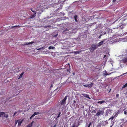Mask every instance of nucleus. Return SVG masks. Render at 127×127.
Segmentation results:
<instances>
[{
  "label": "nucleus",
  "mask_w": 127,
  "mask_h": 127,
  "mask_svg": "<svg viewBox=\"0 0 127 127\" xmlns=\"http://www.w3.org/2000/svg\"><path fill=\"white\" fill-rule=\"evenodd\" d=\"M127 18L126 17H124L120 19L119 21V27L122 25H125L127 23Z\"/></svg>",
  "instance_id": "nucleus-1"
},
{
  "label": "nucleus",
  "mask_w": 127,
  "mask_h": 127,
  "mask_svg": "<svg viewBox=\"0 0 127 127\" xmlns=\"http://www.w3.org/2000/svg\"><path fill=\"white\" fill-rule=\"evenodd\" d=\"M108 122L107 120L100 121L99 124V127H100L101 126H105L106 125H108Z\"/></svg>",
  "instance_id": "nucleus-2"
},
{
  "label": "nucleus",
  "mask_w": 127,
  "mask_h": 127,
  "mask_svg": "<svg viewBox=\"0 0 127 127\" xmlns=\"http://www.w3.org/2000/svg\"><path fill=\"white\" fill-rule=\"evenodd\" d=\"M97 45H96L93 44L90 48V52H93L97 48Z\"/></svg>",
  "instance_id": "nucleus-3"
},
{
  "label": "nucleus",
  "mask_w": 127,
  "mask_h": 127,
  "mask_svg": "<svg viewBox=\"0 0 127 127\" xmlns=\"http://www.w3.org/2000/svg\"><path fill=\"white\" fill-rule=\"evenodd\" d=\"M104 112L103 110H100L99 109L97 113L96 114L95 116H99L101 115H102L103 114Z\"/></svg>",
  "instance_id": "nucleus-4"
},
{
  "label": "nucleus",
  "mask_w": 127,
  "mask_h": 127,
  "mask_svg": "<svg viewBox=\"0 0 127 127\" xmlns=\"http://www.w3.org/2000/svg\"><path fill=\"white\" fill-rule=\"evenodd\" d=\"M67 96H66L64 99L62 100L61 102V105H65L66 103V100L67 99Z\"/></svg>",
  "instance_id": "nucleus-5"
},
{
  "label": "nucleus",
  "mask_w": 127,
  "mask_h": 127,
  "mask_svg": "<svg viewBox=\"0 0 127 127\" xmlns=\"http://www.w3.org/2000/svg\"><path fill=\"white\" fill-rule=\"evenodd\" d=\"M94 84V83L92 82L90 84H86L84 85L83 86L86 87L91 88L92 87Z\"/></svg>",
  "instance_id": "nucleus-6"
},
{
  "label": "nucleus",
  "mask_w": 127,
  "mask_h": 127,
  "mask_svg": "<svg viewBox=\"0 0 127 127\" xmlns=\"http://www.w3.org/2000/svg\"><path fill=\"white\" fill-rule=\"evenodd\" d=\"M5 113L3 112H0V117H5L6 118L8 117V116L7 115L5 116Z\"/></svg>",
  "instance_id": "nucleus-7"
},
{
  "label": "nucleus",
  "mask_w": 127,
  "mask_h": 127,
  "mask_svg": "<svg viewBox=\"0 0 127 127\" xmlns=\"http://www.w3.org/2000/svg\"><path fill=\"white\" fill-rule=\"evenodd\" d=\"M92 123L91 122H87L86 124L85 127H90L91 124H92Z\"/></svg>",
  "instance_id": "nucleus-8"
},
{
  "label": "nucleus",
  "mask_w": 127,
  "mask_h": 127,
  "mask_svg": "<svg viewBox=\"0 0 127 127\" xmlns=\"http://www.w3.org/2000/svg\"><path fill=\"white\" fill-rule=\"evenodd\" d=\"M18 126H20L21 125V124L23 122V121L24 120L23 119H22V120H18Z\"/></svg>",
  "instance_id": "nucleus-9"
},
{
  "label": "nucleus",
  "mask_w": 127,
  "mask_h": 127,
  "mask_svg": "<svg viewBox=\"0 0 127 127\" xmlns=\"http://www.w3.org/2000/svg\"><path fill=\"white\" fill-rule=\"evenodd\" d=\"M104 41V40H103L101 41L97 45V46L98 47H99L101 45H102L103 44Z\"/></svg>",
  "instance_id": "nucleus-10"
},
{
  "label": "nucleus",
  "mask_w": 127,
  "mask_h": 127,
  "mask_svg": "<svg viewBox=\"0 0 127 127\" xmlns=\"http://www.w3.org/2000/svg\"><path fill=\"white\" fill-rule=\"evenodd\" d=\"M121 61L124 63H126L127 62V57L124 58Z\"/></svg>",
  "instance_id": "nucleus-11"
},
{
  "label": "nucleus",
  "mask_w": 127,
  "mask_h": 127,
  "mask_svg": "<svg viewBox=\"0 0 127 127\" xmlns=\"http://www.w3.org/2000/svg\"><path fill=\"white\" fill-rule=\"evenodd\" d=\"M34 123V121H32L31 124H29L28 125H27L26 127H32L33 124Z\"/></svg>",
  "instance_id": "nucleus-12"
},
{
  "label": "nucleus",
  "mask_w": 127,
  "mask_h": 127,
  "mask_svg": "<svg viewBox=\"0 0 127 127\" xmlns=\"http://www.w3.org/2000/svg\"><path fill=\"white\" fill-rule=\"evenodd\" d=\"M82 95L84 96L85 97L87 98H88L89 99H90V98L89 96L88 95L85 94H82Z\"/></svg>",
  "instance_id": "nucleus-13"
},
{
  "label": "nucleus",
  "mask_w": 127,
  "mask_h": 127,
  "mask_svg": "<svg viewBox=\"0 0 127 127\" xmlns=\"http://www.w3.org/2000/svg\"><path fill=\"white\" fill-rule=\"evenodd\" d=\"M82 51V50L75 51H74V53L75 54H77L81 53Z\"/></svg>",
  "instance_id": "nucleus-14"
},
{
  "label": "nucleus",
  "mask_w": 127,
  "mask_h": 127,
  "mask_svg": "<svg viewBox=\"0 0 127 127\" xmlns=\"http://www.w3.org/2000/svg\"><path fill=\"white\" fill-rule=\"evenodd\" d=\"M118 16L117 17L119 18H120L121 17L123 16L122 13L120 12L119 13H118Z\"/></svg>",
  "instance_id": "nucleus-15"
},
{
  "label": "nucleus",
  "mask_w": 127,
  "mask_h": 127,
  "mask_svg": "<svg viewBox=\"0 0 127 127\" xmlns=\"http://www.w3.org/2000/svg\"><path fill=\"white\" fill-rule=\"evenodd\" d=\"M114 72H111V73H110L109 74H108L107 72L105 70V73H104V75H106V76H107V75H110L112 73Z\"/></svg>",
  "instance_id": "nucleus-16"
},
{
  "label": "nucleus",
  "mask_w": 127,
  "mask_h": 127,
  "mask_svg": "<svg viewBox=\"0 0 127 127\" xmlns=\"http://www.w3.org/2000/svg\"><path fill=\"white\" fill-rule=\"evenodd\" d=\"M105 101L104 100H102L101 101H99L97 102L98 104H101L102 103L105 102Z\"/></svg>",
  "instance_id": "nucleus-17"
},
{
  "label": "nucleus",
  "mask_w": 127,
  "mask_h": 127,
  "mask_svg": "<svg viewBox=\"0 0 127 127\" xmlns=\"http://www.w3.org/2000/svg\"><path fill=\"white\" fill-rule=\"evenodd\" d=\"M116 116H115V115H114V116H112V117H110L109 119V120H111V121H112V120L114 119V118H115V117Z\"/></svg>",
  "instance_id": "nucleus-18"
},
{
  "label": "nucleus",
  "mask_w": 127,
  "mask_h": 127,
  "mask_svg": "<svg viewBox=\"0 0 127 127\" xmlns=\"http://www.w3.org/2000/svg\"><path fill=\"white\" fill-rule=\"evenodd\" d=\"M34 42L33 41L29 42L28 43H26V44H25L24 45H27L28 44H32L34 43Z\"/></svg>",
  "instance_id": "nucleus-19"
},
{
  "label": "nucleus",
  "mask_w": 127,
  "mask_h": 127,
  "mask_svg": "<svg viewBox=\"0 0 127 127\" xmlns=\"http://www.w3.org/2000/svg\"><path fill=\"white\" fill-rule=\"evenodd\" d=\"M77 16L76 15H75L74 16V19L75 20V21L76 22H77L78 20L77 19Z\"/></svg>",
  "instance_id": "nucleus-20"
},
{
  "label": "nucleus",
  "mask_w": 127,
  "mask_h": 127,
  "mask_svg": "<svg viewBox=\"0 0 127 127\" xmlns=\"http://www.w3.org/2000/svg\"><path fill=\"white\" fill-rule=\"evenodd\" d=\"M24 72H22L21 74L20 75V76H19V77L18 78V79H20L22 77L23 75L24 74Z\"/></svg>",
  "instance_id": "nucleus-21"
},
{
  "label": "nucleus",
  "mask_w": 127,
  "mask_h": 127,
  "mask_svg": "<svg viewBox=\"0 0 127 127\" xmlns=\"http://www.w3.org/2000/svg\"><path fill=\"white\" fill-rule=\"evenodd\" d=\"M127 86V83H126L123 86L122 88H123L126 87Z\"/></svg>",
  "instance_id": "nucleus-22"
},
{
  "label": "nucleus",
  "mask_w": 127,
  "mask_h": 127,
  "mask_svg": "<svg viewBox=\"0 0 127 127\" xmlns=\"http://www.w3.org/2000/svg\"><path fill=\"white\" fill-rule=\"evenodd\" d=\"M39 114V112H34V113H33V114L35 116V115H37L38 114Z\"/></svg>",
  "instance_id": "nucleus-23"
},
{
  "label": "nucleus",
  "mask_w": 127,
  "mask_h": 127,
  "mask_svg": "<svg viewBox=\"0 0 127 127\" xmlns=\"http://www.w3.org/2000/svg\"><path fill=\"white\" fill-rule=\"evenodd\" d=\"M36 14H35V13H34V15H31V18H33V17H34L36 16Z\"/></svg>",
  "instance_id": "nucleus-24"
},
{
  "label": "nucleus",
  "mask_w": 127,
  "mask_h": 127,
  "mask_svg": "<svg viewBox=\"0 0 127 127\" xmlns=\"http://www.w3.org/2000/svg\"><path fill=\"white\" fill-rule=\"evenodd\" d=\"M31 10L33 12H34V13H35V14H36V11H34V10H33L32 9V8H31Z\"/></svg>",
  "instance_id": "nucleus-25"
},
{
  "label": "nucleus",
  "mask_w": 127,
  "mask_h": 127,
  "mask_svg": "<svg viewBox=\"0 0 127 127\" xmlns=\"http://www.w3.org/2000/svg\"><path fill=\"white\" fill-rule=\"evenodd\" d=\"M34 116V115L33 114L30 117V120Z\"/></svg>",
  "instance_id": "nucleus-26"
},
{
  "label": "nucleus",
  "mask_w": 127,
  "mask_h": 127,
  "mask_svg": "<svg viewBox=\"0 0 127 127\" xmlns=\"http://www.w3.org/2000/svg\"><path fill=\"white\" fill-rule=\"evenodd\" d=\"M34 116V115L33 114L30 117V120Z\"/></svg>",
  "instance_id": "nucleus-27"
},
{
  "label": "nucleus",
  "mask_w": 127,
  "mask_h": 127,
  "mask_svg": "<svg viewBox=\"0 0 127 127\" xmlns=\"http://www.w3.org/2000/svg\"><path fill=\"white\" fill-rule=\"evenodd\" d=\"M120 113L119 112H117V113L114 115L116 117L117 116L118 114Z\"/></svg>",
  "instance_id": "nucleus-28"
},
{
  "label": "nucleus",
  "mask_w": 127,
  "mask_h": 127,
  "mask_svg": "<svg viewBox=\"0 0 127 127\" xmlns=\"http://www.w3.org/2000/svg\"><path fill=\"white\" fill-rule=\"evenodd\" d=\"M61 113V112H59L58 114V116H57L58 117H60V115Z\"/></svg>",
  "instance_id": "nucleus-29"
},
{
  "label": "nucleus",
  "mask_w": 127,
  "mask_h": 127,
  "mask_svg": "<svg viewBox=\"0 0 127 127\" xmlns=\"http://www.w3.org/2000/svg\"><path fill=\"white\" fill-rule=\"evenodd\" d=\"M83 83H79V85L80 86H82V85H83Z\"/></svg>",
  "instance_id": "nucleus-30"
},
{
  "label": "nucleus",
  "mask_w": 127,
  "mask_h": 127,
  "mask_svg": "<svg viewBox=\"0 0 127 127\" xmlns=\"http://www.w3.org/2000/svg\"><path fill=\"white\" fill-rule=\"evenodd\" d=\"M20 27V26H19V25H18V26H13L12 27V28H14V27Z\"/></svg>",
  "instance_id": "nucleus-31"
},
{
  "label": "nucleus",
  "mask_w": 127,
  "mask_h": 127,
  "mask_svg": "<svg viewBox=\"0 0 127 127\" xmlns=\"http://www.w3.org/2000/svg\"><path fill=\"white\" fill-rule=\"evenodd\" d=\"M119 96V95L118 94H116V97L117 98Z\"/></svg>",
  "instance_id": "nucleus-32"
},
{
  "label": "nucleus",
  "mask_w": 127,
  "mask_h": 127,
  "mask_svg": "<svg viewBox=\"0 0 127 127\" xmlns=\"http://www.w3.org/2000/svg\"><path fill=\"white\" fill-rule=\"evenodd\" d=\"M124 114H125L127 115V113L126 111H124Z\"/></svg>",
  "instance_id": "nucleus-33"
},
{
  "label": "nucleus",
  "mask_w": 127,
  "mask_h": 127,
  "mask_svg": "<svg viewBox=\"0 0 127 127\" xmlns=\"http://www.w3.org/2000/svg\"><path fill=\"white\" fill-rule=\"evenodd\" d=\"M48 49H52V46H50L49 47H48Z\"/></svg>",
  "instance_id": "nucleus-34"
},
{
  "label": "nucleus",
  "mask_w": 127,
  "mask_h": 127,
  "mask_svg": "<svg viewBox=\"0 0 127 127\" xmlns=\"http://www.w3.org/2000/svg\"><path fill=\"white\" fill-rule=\"evenodd\" d=\"M76 127L75 125V124H74L73 125H72V127Z\"/></svg>",
  "instance_id": "nucleus-35"
},
{
  "label": "nucleus",
  "mask_w": 127,
  "mask_h": 127,
  "mask_svg": "<svg viewBox=\"0 0 127 127\" xmlns=\"http://www.w3.org/2000/svg\"><path fill=\"white\" fill-rule=\"evenodd\" d=\"M18 120H17V121H16L15 122V124L16 125L17 123V122H18Z\"/></svg>",
  "instance_id": "nucleus-36"
},
{
  "label": "nucleus",
  "mask_w": 127,
  "mask_h": 127,
  "mask_svg": "<svg viewBox=\"0 0 127 127\" xmlns=\"http://www.w3.org/2000/svg\"><path fill=\"white\" fill-rule=\"evenodd\" d=\"M17 113V112H15L14 113L13 116H14Z\"/></svg>",
  "instance_id": "nucleus-37"
},
{
  "label": "nucleus",
  "mask_w": 127,
  "mask_h": 127,
  "mask_svg": "<svg viewBox=\"0 0 127 127\" xmlns=\"http://www.w3.org/2000/svg\"><path fill=\"white\" fill-rule=\"evenodd\" d=\"M127 73V72L126 73H124L123 74H122V75H121V76H122L123 75L126 74Z\"/></svg>",
  "instance_id": "nucleus-38"
},
{
  "label": "nucleus",
  "mask_w": 127,
  "mask_h": 127,
  "mask_svg": "<svg viewBox=\"0 0 127 127\" xmlns=\"http://www.w3.org/2000/svg\"><path fill=\"white\" fill-rule=\"evenodd\" d=\"M56 124H55L53 126V127H56Z\"/></svg>",
  "instance_id": "nucleus-39"
},
{
  "label": "nucleus",
  "mask_w": 127,
  "mask_h": 127,
  "mask_svg": "<svg viewBox=\"0 0 127 127\" xmlns=\"http://www.w3.org/2000/svg\"><path fill=\"white\" fill-rule=\"evenodd\" d=\"M52 49H54L55 48V47L53 46L52 47Z\"/></svg>",
  "instance_id": "nucleus-40"
},
{
  "label": "nucleus",
  "mask_w": 127,
  "mask_h": 127,
  "mask_svg": "<svg viewBox=\"0 0 127 127\" xmlns=\"http://www.w3.org/2000/svg\"><path fill=\"white\" fill-rule=\"evenodd\" d=\"M41 49H44V48L43 47H41Z\"/></svg>",
  "instance_id": "nucleus-41"
},
{
  "label": "nucleus",
  "mask_w": 127,
  "mask_h": 127,
  "mask_svg": "<svg viewBox=\"0 0 127 127\" xmlns=\"http://www.w3.org/2000/svg\"><path fill=\"white\" fill-rule=\"evenodd\" d=\"M59 118V117H58L57 116V117L56 118V120H58V119Z\"/></svg>",
  "instance_id": "nucleus-42"
},
{
  "label": "nucleus",
  "mask_w": 127,
  "mask_h": 127,
  "mask_svg": "<svg viewBox=\"0 0 127 127\" xmlns=\"http://www.w3.org/2000/svg\"><path fill=\"white\" fill-rule=\"evenodd\" d=\"M106 57V55H105L103 57V58H105Z\"/></svg>",
  "instance_id": "nucleus-43"
},
{
  "label": "nucleus",
  "mask_w": 127,
  "mask_h": 127,
  "mask_svg": "<svg viewBox=\"0 0 127 127\" xmlns=\"http://www.w3.org/2000/svg\"><path fill=\"white\" fill-rule=\"evenodd\" d=\"M114 125V123H113L111 125L113 126V125Z\"/></svg>",
  "instance_id": "nucleus-44"
},
{
  "label": "nucleus",
  "mask_w": 127,
  "mask_h": 127,
  "mask_svg": "<svg viewBox=\"0 0 127 127\" xmlns=\"http://www.w3.org/2000/svg\"><path fill=\"white\" fill-rule=\"evenodd\" d=\"M41 49V48H39L37 50H40Z\"/></svg>",
  "instance_id": "nucleus-45"
},
{
  "label": "nucleus",
  "mask_w": 127,
  "mask_h": 127,
  "mask_svg": "<svg viewBox=\"0 0 127 127\" xmlns=\"http://www.w3.org/2000/svg\"><path fill=\"white\" fill-rule=\"evenodd\" d=\"M58 34H57H57H56V35L55 36H55V37H56V36H57V35H58Z\"/></svg>",
  "instance_id": "nucleus-46"
},
{
  "label": "nucleus",
  "mask_w": 127,
  "mask_h": 127,
  "mask_svg": "<svg viewBox=\"0 0 127 127\" xmlns=\"http://www.w3.org/2000/svg\"><path fill=\"white\" fill-rule=\"evenodd\" d=\"M96 112V111L95 110L94 111V113H95Z\"/></svg>",
  "instance_id": "nucleus-47"
},
{
  "label": "nucleus",
  "mask_w": 127,
  "mask_h": 127,
  "mask_svg": "<svg viewBox=\"0 0 127 127\" xmlns=\"http://www.w3.org/2000/svg\"><path fill=\"white\" fill-rule=\"evenodd\" d=\"M116 0H113V2H115Z\"/></svg>",
  "instance_id": "nucleus-48"
},
{
  "label": "nucleus",
  "mask_w": 127,
  "mask_h": 127,
  "mask_svg": "<svg viewBox=\"0 0 127 127\" xmlns=\"http://www.w3.org/2000/svg\"><path fill=\"white\" fill-rule=\"evenodd\" d=\"M122 121H124V119H122Z\"/></svg>",
  "instance_id": "nucleus-49"
},
{
  "label": "nucleus",
  "mask_w": 127,
  "mask_h": 127,
  "mask_svg": "<svg viewBox=\"0 0 127 127\" xmlns=\"http://www.w3.org/2000/svg\"><path fill=\"white\" fill-rule=\"evenodd\" d=\"M82 108H84V107L83 106H82Z\"/></svg>",
  "instance_id": "nucleus-50"
},
{
  "label": "nucleus",
  "mask_w": 127,
  "mask_h": 127,
  "mask_svg": "<svg viewBox=\"0 0 127 127\" xmlns=\"http://www.w3.org/2000/svg\"><path fill=\"white\" fill-rule=\"evenodd\" d=\"M111 90V89H110V90L109 91V92H110Z\"/></svg>",
  "instance_id": "nucleus-51"
},
{
  "label": "nucleus",
  "mask_w": 127,
  "mask_h": 127,
  "mask_svg": "<svg viewBox=\"0 0 127 127\" xmlns=\"http://www.w3.org/2000/svg\"><path fill=\"white\" fill-rule=\"evenodd\" d=\"M112 126L111 125L110 127H112Z\"/></svg>",
  "instance_id": "nucleus-52"
},
{
  "label": "nucleus",
  "mask_w": 127,
  "mask_h": 127,
  "mask_svg": "<svg viewBox=\"0 0 127 127\" xmlns=\"http://www.w3.org/2000/svg\"><path fill=\"white\" fill-rule=\"evenodd\" d=\"M52 87V85H51V87Z\"/></svg>",
  "instance_id": "nucleus-53"
},
{
  "label": "nucleus",
  "mask_w": 127,
  "mask_h": 127,
  "mask_svg": "<svg viewBox=\"0 0 127 127\" xmlns=\"http://www.w3.org/2000/svg\"><path fill=\"white\" fill-rule=\"evenodd\" d=\"M74 102H75V100H74Z\"/></svg>",
  "instance_id": "nucleus-54"
},
{
  "label": "nucleus",
  "mask_w": 127,
  "mask_h": 127,
  "mask_svg": "<svg viewBox=\"0 0 127 127\" xmlns=\"http://www.w3.org/2000/svg\"><path fill=\"white\" fill-rule=\"evenodd\" d=\"M126 122H127V121H126Z\"/></svg>",
  "instance_id": "nucleus-55"
}]
</instances>
